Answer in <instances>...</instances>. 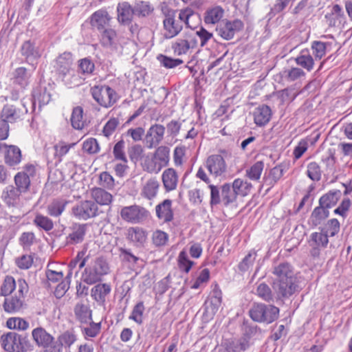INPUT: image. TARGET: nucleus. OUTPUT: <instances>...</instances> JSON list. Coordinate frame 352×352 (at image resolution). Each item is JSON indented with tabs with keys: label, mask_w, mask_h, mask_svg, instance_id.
<instances>
[{
	"label": "nucleus",
	"mask_w": 352,
	"mask_h": 352,
	"mask_svg": "<svg viewBox=\"0 0 352 352\" xmlns=\"http://www.w3.org/2000/svg\"><path fill=\"white\" fill-rule=\"evenodd\" d=\"M329 215V211L319 205L311 212L310 220L314 226L321 224Z\"/></svg>",
	"instance_id": "obj_41"
},
{
	"label": "nucleus",
	"mask_w": 352,
	"mask_h": 352,
	"mask_svg": "<svg viewBox=\"0 0 352 352\" xmlns=\"http://www.w3.org/2000/svg\"><path fill=\"white\" fill-rule=\"evenodd\" d=\"M63 80L69 87H76L81 84V78L76 72L72 69L70 73L62 76Z\"/></svg>",
	"instance_id": "obj_57"
},
{
	"label": "nucleus",
	"mask_w": 352,
	"mask_h": 352,
	"mask_svg": "<svg viewBox=\"0 0 352 352\" xmlns=\"http://www.w3.org/2000/svg\"><path fill=\"white\" fill-rule=\"evenodd\" d=\"M67 204L63 200H54L47 206V213L52 217H58L65 210Z\"/></svg>",
	"instance_id": "obj_46"
},
{
	"label": "nucleus",
	"mask_w": 352,
	"mask_h": 352,
	"mask_svg": "<svg viewBox=\"0 0 352 352\" xmlns=\"http://www.w3.org/2000/svg\"><path fill=\"white\" fill-rule=\"evenodd\" d=\"M111 290V288L109 284L100 283L91 289V294L96 301L100 304H103L106 300V297L110 294Z\"/></svg>",
	"instance_id": "obj_29"
},
{
	"label": "nucleus",
	"mask_w": 352,
	"mask_h": 352,
	"mask_svg": "<svg viewBox=\"0 0 352 352\" xmlns=\"http://www.w3.org/2000/svg\"><path fill=\"white\" fill-rule=\"evenodd\" d=\"M28 100L22 98L19 105H6L3 108L1 117L5 118L10 122H15L24 119L28 112L26 107Z\"/></svg>",
	"instance_id": "obj_6"
},
{
	"label": "nucleus",
	"mask_w": 352,
	"mask_h": 352,
	"mask_svg": "<svg viewBox=\"0 0 352 352\" xmlns=\"http://www.w3.org/2000/svg\"><path fill=\"white\" fill-rule=\"evenodd\" d=\"M178 263L179 269L185 272H188L193 265V262L188 259L186 253L184 251L179 253Z\"/></svg>",
	"instance_id": "obj_64"
},
{
	"label": "nucleus",
	"mask_w": 352,
	"mask_h": 352,
	"mask_svg": "<svg viewBox=\"0 0 352 352\" xmlns=\"http://www.w3.org/2000/svg\"><path fill=\"white\" fill-rule=\"evenodd\" d=\"M1 344L7 352H28L33 349L28 336L16 332H8L1 336Z\"/></svg>",
	"instance_id": "obj_1"
},
{
	"label": "nucleus",
	"mask_w": 352,
	"mask_h": 352,
	"mask_svg": "<svg viewBox=\"0 0 352 352\" xmlns=\"http://www.w3.org/2000/svg\"><path fill=\"white\" fill-rule=\"evenodd\" d=\"M341 195L342 192L340 190H330L320 198L319 205L329 210L336 205Z\"/></svg>",
	"instance_id": "obj_28"
},
{
	"label": "nucleus",
	"mask_w": 352,
	"mask_h": 352,
	"mask_svg": "<svg viewBox=\"0 0 352 352\" xmlns=\"http://www.w3.org/2000/svg\"><path fill=\"white\" fill-rule=\"evenodd\" d=\"M6 325L10 329L25 331L29 327V322L21 318H10L7 320Z\"/></svg>",
	"instance_id": "obj_50"
},
{
	"label": "nucleus",
	"mask_w": 352,
	"mask_h": 352,
	"mask_svg": "<svg viewBox=\"0 0 352 352\" xmlns=\"http://www.w3.org/2000/svg\"><path fill=\"white\" fill-rule=\"evenodd\" d=\"M141 166L143 170L151 174H157L162 170L152 153L142 156Z\"/></svg>",
	"instance_id": "obj_32"
},
{
	"label": "nucleus",
	"mask_w": 352,
	"mask_h": 352,
	"mask_svg": "<svg viewBox=\"0 0 352 352\" xmlns=\"http://www.w3.org/2000/svg\"><path fill=\"white\" fill-rule=\"evenodd\" d=\"M72 64V55L69 52H64L56 60V68L58 74L62 76L70 73Z\"/></svg>",
	"instance_id": "obj_24"
},
{
	"label": "nucleus",
	"mask_w": 352,
	"mask_h": 352,
	"mask_svg": "<svg viewBox=\"0 0 352 352\" xmlns=\"http://www.w3.org/2000/svg\"><path fill=\"white\" fill-rule=\"evenodd\" d=\"M172 49L174 53L178 56L186 54L190 50L189 43L185 38H178L172 44Z\"/></svg>",
	"instance_id": "obj_52"
},
{
	"label": "nucleus",
	"mask_w": 352,
	"mask_h": 352,
	"mask_svg": "<svg viewBox=\"0 0 352 352\" xmlns=\"http://www.w3.org/2000/svg\"><path fill=\"white\" fill-rule=\"evenodd\" d=\"M99 32L100 41L102 46L109 47L115 44L117 38V33L115 30L107 28L99 31Z\"/></svg>",
	"instance_id": "obj_38"
},
{
	"label": "nucleus",
	"mask_w": 352,
	"mask_h": 352,
	"mask_svg": "<svg viewBox=\"0 0 352 352\" xmlns=\"http://www.w3.org/2000/svg\"><path fill=\"white\" fill-rule=\"evenodd\" d=\"M272 273L274 276L273 280H285L295 278L292 267L288 263H282L274 267Z\"/></svg>",
	"instance_id": "obj_20"
},
{
	"label": "nucleus",
	"mask_w": 352,
	"mask_h": 352,
	"mask_svg": "<svg viewBox=\"0 0 352 352\" xmlns=\"http://www.w3.org/2000/svg\"><path fill=\"white\" fill-rule=\"evenodd\" d=\"M256 294L267 302H274L279 300L275 291L272 292L270 286L265 283H261L257 286Z\"/></svg>",
	"instance_id": "obj_26"
},
{
	"label": "nucleus",
	"mask_w": 352,
	"mask_h": 352,
	"mask_svg": "<svg viewBox=\"0 0 352 352\" xmlns=\"http://www.w3.org/2000/svg\"><path fill=\"white\" fill-rule=\"evenodd\" d=\"M32 336L38 346H48L54 340V338L47 333L43 327H37L33 329Z\"/></svg>",
	"instance_id": "obj_18"
},
{
	"label": "nucleus",
	"mask_w": 352,
	"mask_h": 352,
	"mask_svg": "<svg viewBox=\"0 0 352 352\" xmlns=\"http://www.w3.org/2000/svg\"><path fill=\"white\" fill-rule=\"evenodd\" d=\"M222 201L225 206H228L236 199V192L233 188V185L225 184L221 186Z\"/></svg>",
	"instance_id": "obj_43"
},
{
	"label": "nucleus",
	"mask_w": 352,
	"mask_h": 352,
	"mask_svg": "<svg viewBox=\"0 0 352 352\" xmlns=\"http://www.w3.org/2000/svg\"><path fill=\"white\" fill-rule=\"evenodd\" d=\"M16 283L10 276H6L0 288V296H8L16 288Z\"/></svg>",
	"instance_id": "obj_49"
},
{
	"label": "nucleus",
	"mask_w": 352,
	"mask_h": 352,
	"mask_svg": "<svg viewBox=\"0 0 352 352\" xmlns=\"http://www.w3.org/2000/svg\"><path fill=\"white\" fill-rule=\"evenodd\" d=\"M263 168L264 163L262 161L256 162L247 170V175L252 180H258L260 179Z\"/></svg>",
	"instance_id": "obj_51"
},
{
	"label": "nucleus",
	"mask_w": 352,
	"mask_h": 352,
	"mask_svg": "<svg viewBox=\"0 0 352 352\" xmlns=\"http://www.w3.org/2000/svg\"><path fill=\"white\" fill-rule=\"evenodd\" d=\"M310 246H317L325 248L329 243L327 233H324L323 230L320 232H314L310 236L309 241Z\"/></svg>",
	"instance_id": "obj_44"
},
{
	"label": "nucleus",
	"mask_w": 352,
	"mask_h": 352,
	"mask_svg": "<svg viewBox=\"0 0 352 352\" xmlns=\"http://www.w3.org/2000/svg\"><path fill=\"white\" fill-rule=\"evenodd\" d=\"M144 311L143 302L137 303L133 309L132 313L129 316V319L134 320L139 324L142 323V315Z\"/></svg>",
	"instance_id": "obj_58"
},
{
	"label": "nucleus",
	"mask_w": 352,
	"mask_h": 352,
	"mask_svg": "<svg viewBox=\"0 0 352 352\" xmlns=\"http://www.w3.org/2000/svg\"><path fill=\"white\" fill-rule=\"evenodd\" d=\"M169 153L170 149L167 146H160L154 153H152L157 164L160 166L161 169L168 165L170 160Z\"/></svg>",
	"instance_id": "obj_40"
},
{
	"label": "nucleus",
	"mask_w": 352,
	"mask_h": 352,
	"mask_svg": "<svg viewBox=\"0 0 352 352\" xmlns=\"http://www.w3.org/2000/svg\"><path fill=\"white\" fill-rule=\"evenodd\" d=\"M44 51L41 41L37 39L28 40L23 43L20 48V52L25 60L34 61L38 59Z\"/></svg>",
	"instance_id": "obj_7"
},
{
	"label": "nucleus",
	"mask_w": 352,
	"mask_h": 352,
	"mask_svg": "<svg viewBox=\"0 0 352 352\" xmlns=\"http://www.w3.org/2000/svg\"><path fill=\"white\" fill-rule=\"evenodd\" d=\"M75 341V335L71 331H66L59 336L57 342L62 348L63 346L69 347Z\"/></svg>",
	"instance_id": "obj_63"
},
{
	"label": "nucleus",
	"mask_w": 352,
	"mask_h": 352,
	"mask_svg": "<svg viewBox=\"0 0 352 352\" xmlns=\"http://www.w3.org/2000/svg\"><path fill=\"white\" fill-rule=\"evenodd\" d=\"M250 318L257 322L270 324L279 316V309L272 305L255 303L249 311Z\"/></svg>",
	"instance_id": "obj_2"
},
{
	"label": "nucleus",
	"mask_w": 352,
	"mask_h": 352,
	"mask_svg": "<svg viewBox=\"0 0 352 352\" xmlns=\"http://www.w3.org/2000/svg\"><path fill=\"white\" fill-rule=\"evenodd\" d=\"M94 99L102 107H111L117 100L116 92L109 86H94L91 89Z\"/></svg>",
	"instance_id": "obj_5"
},
{
	"label": "nucleus",
	"mask_w": 352,
	"mask_h": 352,
	"mask_svg": "<svg viewBox=\"0 0 352 352\" xmlns=\"http://www.w3.org/2000/svg\"><path fill=\"white\" fill-rule=\"evenodd\" d=\"M127 239L135 244H143L146 239L145 231L140 228H130L127 231Z\"/></svg>",
	"instance_id": "obj_42"
},
{
	"label": "nucleus",
	"mask_w": 352,
	"mask_h": 352,
	"mask_svg": "<svg viewBox=\"0 0 352 352\" xmlns=\"http://www.w3.org/2000/svg\"><path fill=\"white\" fill-rule=\"evenodd\" d=\"M283 168L281 166H276L271 169L269 176L266 179L268 185L274 186L283 175Z\"/></svg>",
	"instance_id": "obj_56"
},
{
	"label": "nucleus",
	"mask_w": 352,
	"mask_h": 352,
	"mask_svg": "<svg viewBox=\"0 0 352 352\" xmlns=\"http://www.w3.org/2000/svg\"><path fill=\"white\" fill-rule=\"evenodd\" d=\"M206 164L210 173L215 177H221L226 172V163L223 157L220 155H210L207 158Z\"/></svg>",
	"instance_id": "obj_13"
},
{
	"label": "nucleus",
	"mask_w": 352,
	"mask_h": 352,
	"mask_svg": "<svg viewBox=\"0 0 352 352\" xmlns=\"http://www.w3.org/2000/svg\"><path fill=\"white\" fill-rule=\"evenodd\" d=\"M340 228V222L337 219H331L327 221L324 228L322 230L327 236H334L337 234Z\"/></svg>",
	"instance_id": "obj_55"
},
{
	"label": "nucleus",
	"mask_w": 352,
	"mask_h": 352,
	"mask_svg": "<svg viewBox=\"0 0 352 352\" xmlns=\"http://www.w3.org/2000/svg\"><path fill=\"white\" fill-rule=\"evenodd\" d=\"M31 76L32 72L25 67H18L14 70L13 82L15 85H19L21 89H23L28 85Z\"/></svg>",
	"instance_id": "obj_30"
},
{
	"label": "nucleus",
	"mask_w": 352,
	"mask_h": 352,
	"mask_svg": "<svg viewBox=\"0 0 352 352\" xmlns=\"http://www.w3.org/2000/svg\"><path fill=\"white\" fill-rule=\"evenodd\" d=\"M243 26V23L239 19H235L232 21L223 20L219 23L216 31L221 38L228 41L234 37L236 32L242 30Z\"/></svg>",
	"instance_id": "obj_9"
},
{
	"label": "nucleus",
	"mask_w": 352,
	"mask_h": 352,
	"mask_svg": "<svg viewBox=\"0 0 352 352\" xmlns=\"http://www.w3.org/2000/svg\"><path fill=\"white\" fill-rule=\"evenodd\" d=\"M162 12L164 16L163 26L165 30L164 37L172 38L176 36L182 31L183 25L177 21L176 17L177 11L169 8L167 6H162Z\"/></svg>",
	"instance_id": "obj_3"
},
{
	"label": "nucleus",
	"mask_w": 352,
	"mask_h": 352,
	"mask_svg": "<svg viewBox=\"0 0 352 352\" xmlns=\"http://www.w3.org/2000/svg\"><path fill=\"white\" fill-rule=\"evenodd\" d=\"M69 233L67 236V243L75 245L84 241L87 230V225L85 223H74L69 227Z\"/></svg>",
	"instance_id": "obj_15"
},
{
	"label": "nucleus",
	"mask_w": 352,
	"mask_h": 352,
	"mask_svg": "<svg viewBox=\"0 0 352 352\" xmlns=\"http://www.w3.org/2000/svg\"><path fill=\"white\" fill-rule=\"evenodd\" d=\"M147 216V211L143 207L137 205L123 207L120 210L121 218L131 223H138Z\"/></svg>",
	"instance_id": "obj_11"
},
{
	"label": "nucleus",
	"mask_w": 352,
	"mask_h": 352,
	"mask_svg": "<svg viewBox=\"0 0 352 352\" xmlns=\"http://www.w3.org/2000/svg\"><path fill=\"white\" fill-rule=\"evenodd\" d=\"M24 305V299L17 296L6 298L3 307L6 312L12 314L20 311Z\"/></svg>",
	"instance_id": "obj_27"
},
{
	"label": "nucleus",
	"mask_w": 352,
	"mask_h": 352,
	"mask_svg": "<svg viewBox=\"0 0 352 352\" xmlns=\"http://www.w3.org/2000/svg\"><path fill=\"white\" fill-rule=\"evenodd\" d=\"M307 172L308 177L313 181H319L321 178L320 167L315 162L308 164Z\"/></svg>",
	"instance_id": "obj_59"
},
{
	"label": "nucleus",
	"mask_w": 352,
	"mask_h": 352,
	"mask_svg": "<svg viewBox=\"0 0 352 352\" xmlns=\"http://www.w3.org/2000/svg\"><path fill=\"white\" fill-rule=\"evenodd\" d=\"M133 8L135 16L138 17H146L154 10V8L150 2L145 1H135Z\"/></svg>",
	"instance_id": "obj_37"
},
{
	"label": "nucleus",
	"mask_w": 352,
	"mask_h": 352,
	"mask_svg": "<svg viewBox=\"0 0 352 352\" xmlns=\"http://www.w3.org/2000/svg\"><path fill=\"white\" fill-rule=\"evenodd\" d=\"M327 43L321 41H314L312 43L313 53L316 58L321 59L326 54Z\"/></svg>",
	"instance_id": "obj_62"
},
{
	"label": "nucleus",
	"mask_w": 352,
	"mask_h": 352,
	"mask_svg": "<svg viewBox=\"0 0 352 352\" xmlns=\"http://www.w3.org/2000/svg\"><path fill=\"white\" fill-rule=\"evenodd\" d=\"M159 186L158 181L155 178H151L144 185L141 195L151 200L156 196Z\"/></svg>",
	"instance_id": "obj_34"
},
{
	"label": "nucleus",
	"mask_w": 352,
	"mask_h": 352,
	"mask_svg": "<svg viewBox=\"0 0 352 352\" xmlns=\"http://www.w3.org/2000/svg\"><path fill=\"white\" fill-rule=\"evenodd\" d=\"M92 311L87 305L78 302L74 307V314L76 319L81 323H88L92 320Z\"/></svg>",
	"instance_id": "obj_31"
},
{
	"label": "nucleus",
	"mask_w": 352,
	"mask_h": 352,
	"mask_svg": "<svg viewBox=\"0 0 352 352\" xmlns=\"http://www.w3.org/2000/svg\"><path fill=\"white\" fill-rule=\"evenodd\" d=\"M162 180L166 191L169 192L176 189L178 183V175L173 168L166 169L162 175Z\"/></svg>",
	"instance_id": "obj_19"
},
{
	"label": "nucleus",
	"mask_w": 352,
	"mask_h": 352,
	"mask_svg": "<svg viewBox=\"0 0 352 352\" xmlns=\"http://www.w3.org/2000/svg\"><path fill=\"white\" fill-rule=\"evenodd\" d=\"M78 67L84 75L91 74L95 69V65L89 58H84L78 60Z\"/></svg>",
	"instance_id": "obj_54"
},
{
	"label": "nucleus",
	"mask_w": 352,
	"mask_h": 352,
	"mask_svg": "<svg viewBox=\"0 0 352 352\" xmlns=\"http://www.w3.org/2000/svg\"><path fill=\"white\" fill-rule=\"evenodd\" d=\"M21 151L18 146L8 145L4 156V161L7 165L10 166L18 165L21 162Z\"/></svg>",
	"instance_id": "obj_21"
},
{
	"label": "nucleus",
	"mask_w": 352,
	"mask_h": 352,
	"mask_svg": "<svg viewBox=\"0 0 352 352\" xmlns=\"http://www.w3.org/2000/svg\"><path fill=\"white\" fill-rule=\"evenodd\" d=\"M33 223L36 226L46 232L52 230L54 228L52 220L41 214H37L35 216Z\"/></svg>",
	"instance_id": "obj_45"
},
{
	"label": "nucleus",
	"mask_w": 352,
	"mask_h": 352,
	"mask_svg": "<svg viewBox=\"0 0 352 352\" xmlns=\"http://www.w3.org/2000/svg\"><path fill=\"white\" fill-rule=\"evenodd\" d=\"M21 194L14 186L9 185L3 189L1 199L6 206L14 212L21 206Z\"/></svg>",
	"instance_id": "obj_12"
},
{
	"label": "nucleus",
	"mask_w": 352,
	"mask_h": 352,
	"mask_svg": "<svg viewBox=\"0 0 352 352\" xmlns=\"http://www.w3.org/2000/svg\"><path fill=\"white\" fill-rule=\"evenodd\" d=\"M172 201L165 199L155 208L157 217L165 222H169L173 219V212L171 209Z\"/></svg>",
	"instance_id": "obj_22"
},
{
	"label": "nucleus",
	"mask_w": 352,
	"mask_h": 352,
	"mask_svg": "<svg viewBox=\"0 0 352 352\" xmlns=\"http://www.w3.org/2000/svg\"><path fill=\"white\" fill-rule=\"evenodd\" d=\"M15 189L21 193L26 192L30 186V179L27 173L19 172L14 178Z\"/></svg>",
	"instance_id": "obj_35"
},
{
	"label": "nucleus",
	"mask_w": 352,
	"mask_h": 352,
	"mask_svg": "<svg viewBox=\"0 0 352 352\" xmlns=\"http://www.w3.org/2000/svg\"><path fill=\"white\" fill-rule=\"evenodd\" d=\"M165 127L161 124H154L150 127L146 135V143L148 148H153L163 140Z\"/></svg>",
	"instance_id": "obj_17"
},
{
	"label": "nucleus",
	"mask_w": 352,
	"mask_h": 352,
	"mask_svg": "<svg viewBox=\"0 0 352 352\" xmlns=\"http://www.w3.org/2000/svg\"><path fill=\"white\" fill-rule=\"evenodd\" d=\"M117 20L120 25H129L135 16L133 6L127 1L120 2L116 8Z\"/></svg>",
	"instance_id": "obj_16"
},
{
	"label": "nucleus",
	"mask_w": 352,
	"mask_h": 352,
	"mask_svg": "<svg viewBox=\"0 0 352 352\" xmlns=\"http://www.w3.org/2000/svg\"><path fill=\"white\" fill-rule=\"evenodd\" d=\"M232 185L237 196H246L252 188V184L250 182L243 181L241 179H236L233 182Z\"/></svg>",
	"instance_id": "obj_48"
},
{
	"label": "nucleus",
	"mask_w": 352,
	"mask_h": 352,
	"mask_svg": "<svg viewBox=\"0 0 352 352\" xmlns=\"http://www.w3.org/2000/svg\"><path fill=\"white\" fill-rule=\"evenodd\" d=\"M224 10L220 6L208 9L204 15V21L206 24H215L219 23L223 16Z\"/></svg>",
	"instance_id": "obj_36"
},
{
	"label": "nucleus",
	"mask_w": 352,
	"mask_h": 352,
	"mask_svg": "<svg viewBox=\"0 0 352 352\" xmlns=\"http://www.w3.org/2000/svg\"><path fill=\"white\" fill-rule=\"evenodd\" d=\"M153 243L155 246L160 247L165 245L168 239V235L162 230H156L153 232Z\"/></svg>",
	"instance_id": "obj_61"
},
{
	"label": "nucleus",
	"mask_w": 352,
	"mask_h": 352,
	"mask_svg": "<svg viewBox=\"0 0 352 352\" xmlns=\"http://www.w3.org/2000/svg\"><path fill=\"white\" fill-rule=\"evenodd\" d=\"M157 59L162 65L168 69L174 68L184 63L182 59L172 58L163 54L158 55Z\"/></svg>",
	"instance_id": "obj_53"
},
{
	"label": "nucleus",
	"mask_w": 352,
	"mask_h": 352,
	"mask_svg": "<svg viewBox=\"0 0 352 352\" xmlns=\"http://www.w3.org/2000/svg\"><path fill=\"white\" fill-rule=\"evenodd\" d=\"M111 19L106 9H100L91 15L90 24L99 32L109 28Z\"/></svg>",
	"instance_id": "obj_14"
},
{
	"label": "nucleus",
	"mask_w": 352,
	"mask_h": 352,
	"mask_svg": "<svg viewBox=\"0 0 352 352\" xmlns=\"http://www.w3.org/2000/svg\"><path fill=\"white\" fill-rule=\"evenodd\" d=\"M109 265L107 261L102 257L96 258L93 265L85 270L82 276L83 281L91 285L101 280V277L108 273Z\"/></svg>",
	"instance_id": "obj_4"
},
{
	"label": "nucleus",
	"mask_w": 352,
	"mask_h": 352,
	"mask_svg": "<svg viewBox=\"0 0 352 352\" xmlns=\"http://www.w3.org/2000/svg\"><path fill=\"white\" fill-rule=\"evenodd\" d=\"M72 213L78 219L87 220L98 215V207L94 201L85 200L74 206Z\"/></svg>",
	"instance_id": "obj_8"
},
{
	"label": "nucleus",
	"mask_w": 352,
	"mask_h": 352,
	"mask_svg": "<svg viewBox=\"0 0 352 352\" xmlns=\"http://www.w3.org/2000/svg\"><path fill=\"white\" fill-rule=\"evenodd\" d=\"M91 197L96 204L101 206H109L113 200L112 195L101 188L91 189Z\"/></svg>",
	"instance_id": "obj_25"
},
{
	"label": "nucleus",
	"mask_w": 352,
	"mask_h": 352,
	"mask_svg": "<svg viewBox=\"0 0 352 352\" xmlns=\"http://www.w3.org/2000/svg\"><path fill=\"white\" fill-rule=\"evenodd\" d=\"M285 78L289 81H295L305 76V73L298 67H292L284 71Z\"/></svg>",
	"instance_id": "obj_60"
},
{
	"label": "nucleus",
	"mask_w": 352,
	"mask_h": 352,
	"mask_svg": "<svg viewBox=\"0 0 352 352\" xmlns=\"http://www.w3.org/2000/svg\"><path fill=\"white\" fill-rule=\"evenodd\" d=\"M272 287L280 300L294 294L297 290L298 285L296 278H293L285 280H273Z\"/></svg>",
	"instance_id": "obj_10"
},
{
	"label": "nucleus",
	"mask_w": 352,
	"mask_h": 352,
	"mask_svg": "<svg viewBox=\"0 0 352 352\" xmlns=\"http://www.w3.org/2000/svg\"><path fill=\"white\" fill-rule=\"evenodd\" d=\"M271 116L272 111L267 105L259 106L254 111V122L257 126H264L269 122Z\"/></svg>",
	"instance_id": "obj_23"
},
{
	"label": "nucleus",
	"mask_w": 352,
	"mask_h": 352,
	"mask_svg": "<svg viewBox=\"0 0 352 352\" xmlns=\"http://www.w3.org/2000/svg\"><path fill=\"white\" fill-rule=\"evenodd\" d=\"M295 61L298 65L304 68L307 72L311 71L314 68V58L307 50L302 51L300 54L295 58Z\"/></svg>",
	"instance_id": "obj_39"
},
{
	"label": "nucleus",
	"mask_w": 352,
	"mask_h": 352,
	"mask_svg": "<svg viewBox=\"0 0 352 352\" xmlns=\"http://www.w3.org/2000/svg\"><path fill=\"white\" fill-rule=\"evenodd\" d=\"M213 296L205 303V314L213 316L218 311L221 304V294L220 291L213 292Z\"/></svg>",
	"instance_id": "obj_33"
},
{
	"label": "nucleus",
	"mask_w": 352,
	"mask_h": 352,
	"mask_svg": "<svg viewBox=\"0 0 352 352\" xmlns=\"http://www.w3.org/2000/svg\"><path fill=\"white\" fill-rule=\"evenodd\" d=\"M71 123L75 129H82L84 127L83 121V109L80 107H76L74 108L72 116Z\"/></svg>",
	"instance_id": "obj_47"
}]
</instances>
